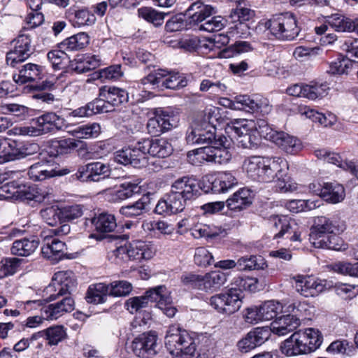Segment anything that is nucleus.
<instances>
[{
    "label": "nucleus",
    "instance_id": "obj_32",
    "mask_svg": "<svg viewBox=\"0 0 358 358\" xmlns=\"http://www.w3.org/2000/svg\"><path fill=\"white\" fill-rule=\"evenodd\" d=\"M38 245L39 241L34 236L15 240L10 248V252L13 255L27 257L35 252Z\"/></svg>",
    "mask_w": 358,
    "mask_h": 358
},
{
    "label": "nucleus",
    "instance_id": "obj_57",
    "mask_svg": "<svg viewBox=\"0 0 358 358\" xmlns=\"http://www.w3.org/2000/svg\"><path fill=\"white\" fill-rule=\"evenodd\" d=\"M100 132V125L94 122L78 127L73 131V135L78 138H90L97 137Z\"/></svg>",
    "mask_w": 358,
    "mask_h": 358
},
{
    "label": "nucleus",
    "instance_id": "obj_1",
    "mask_svg": "<svg viewBox=\"0 0 358 358\" xmlns=\"http://www.w3.org/2000/svg\"><path fill=\"white\" fill-rule=\"evenodd\" d=\"M172 151L171 145L164 138H145L116 152L115 159L121 164L141 168L148 164V154L165 158Z\"/></svg>",
    "mask_w": 358,
    "mask_h": 358
},
{
    "label": "nucleus",
    "instance_id": "obj_27",
    "mask_svg": "<svg viewBox=\"0 0 358 358\" xmlns=\"http://www.w3.org/2000/svg\"><path fill=\"white\" fill-rule=\"evenodd\" d=\"M214 8L206 5L200 1L192 3L185 11V15L189 19V22L199 26L210 17Z\"/></svg>",
    "mask_w": 358,
    "mask_h": 358
},
{
    "label": "nucleus",
    "instance_id": "obj_46",
    "mask_svg": "<svg viewBox=\"0 0 358 358\" xmlns=\"http://www.w3.org/2000/svg\"><path fill=\"white\" fill-rule=\"evenodd\" d=\"M150 201L148 196L143 195L136 202L122 206L120 208V213L127 217H135L142 215L148 205Z\"/></svg>",
    "mask_w": 358,
    "mask_h": 358
},
{
    "label": "nucleus",
    "instance_id": "obj_21",
    "mask_svg": "<svg viewBox=\"0 0 358 358\" xmlns=\"http://www.w3.org/2000/svg\"><path fill=\"white\" fill-rule=\"evenodd\" d=\"M74 289L75 287L69 293L62 296L63 298L61 300L54 303L48 304V306L41 309L43 317L47 320H57L64 314L74 310V300L69 296Z\"/></svg>",
    "mask_w": 358,
    "mask_h": 358
},
{
    "label": "nucleus",
    "instance_id": "obj_12",
    "mask_svg": "<svg viewBox=\"0 0 358 358\" xmlns=\"http://www.w3.org/2000/svg\"><path fill=\"white\" fill-rule=\"evenodd\" d=\"M345 229L344 222L338 218L317 216L314 218L313 224L310 229L309 240L313 245L314 241H318L331 233H341Z\"/></svg>",
    "mask_w": 358,
    "mask_h": 358
},
{
    "label": "nucleus",
    "instance_id": "obj_18",
    "mask_svg": "<svg viewBox=\"0 0 358 358\" xmlns=\"http://www.w3.org/2000/svg\"><path fill=\"white\" fill-rule=\"evenodd\" d=\"M329 89L325 83H311L309 85L294 84L287 89L290 96L304 97L311 100L320 99L327 94Z\"/></svg>",
    "mask_w": 358,
    "mask_h": 358
},
{
    "label": "nucleus",
    "instance_id": "obj_20",
    "mask_svg": "<svg viewBox=\"0 0 358 358\" xmlns=\"http://www.w3.org/2000/svg\"><path fill=\"white\" fill-rule=\"evenodd\" d=\"M155 116L148 120L146 129L148 134L154 136H159L173 128L171 115L162 108H155Z\"/></svg>",
    "mask_w": 358,
    "mask_h": 358
},
{
    "label": "nucleus",
    "instance_id": "obj_3",
    "mask_svg": "<svg viewBox=\"0 0 358 358\" xmlns=\"http://www.w3.org/2000/svg\"><path fill=\"white\" fill-rule=\"evenodd\" d=\"M76 286L74 275L71 271H61L55 273L50 285L45 288V292L50 294L46 299L29 300L24 302V308L27 310L41 309L48 303L58 299L60 296L69 293Z\"/></svg>",
    "mask_w": 358,
    "mask_h": 358
},
{
    "label": "nucleus",
    "instance_id": "obj_40",
    "mask_svg": "<svg viewBox=\"0 0 358 358\" xmlns=\"http://www.w3.org/2000/svg\"><path fill=\"white\" fill-rule=\"evenodd\" d=\"M89 42V36L85 32H80L65 39L58 47L65 50H79L87 46Z\"/></svg>",
    "mask_w": 358,
    "mask_h": 358
},
{
    "label": "nucleus",
    "instance_id": "obj_4",
    "mask_svg": "<svg viewBox=\"0 0 358 358\" xmlns=\"http://www.w3.org/2000/svg\"><path fill=\"white\" fill-rule=\"evenodd\" d=\"M199 195L198 181L193 177L183 176L176 180L171 190L164 196L173 213L181 212L187 201L195 199Z\"/></svg>",
    "mask_w": 358,
    "mask_h": 358
},
{
    "label": "nucleus",
    "instance_id": "obj_62",
    "mask_svg": "<svg viewBox=\"0 0 358 358\" xmlns=\"http://www.w3.org/2000/svg\"><path fill=\"white\" fill-rule=\"evenodd\" d=\"M183 286L190 289L203 290V275L193 273H184L180 277Z\"/></svg>",
    "mask_w": 358,
    "mask_h": 358
},
{
    "label": "nucleus",
    "instance_id": "obj_41",
    "mask_svg": "<svg viewBox=\"0 0 358 358\" xmlns=\"http://www.w3.org/2000/svg\"><path fill=\"white\" fill-rule=\"evenodd\" d=\"M337 233H331L326 237L314 241L313 245L316 248L329 249L332 250H344L346 249V244L343 240L338 236Z\"/></svg>",
    "mask_w": 358,
    "mask_h": 358
},
{
    "label": "nucleus",
    "instance_id": "obj_61",
    "mask_svg": "<svg viewBox=\"0 0 358 358\" xmlns=\"http://www.w3.org/2000/svg\"><path fill=\"white\" fill-rule=\"evenodd\" d=\"M343 52H345V58H348L351 62L358 63V40L348 38L341 46Z\"/></svg>",
    "mask_w": 358,
    "mask_h": 358
},
{
    "label": "nucleus",
    "instance_id": "obj_10",
    "mask_svg": "<svg viewBox=\"0 0 358 358\" xmlns=\"http://www.w3.org/2000/svg\"><path fill=\"white\" fill-rule=\"evenodd\" d=\"M208 113V122L205 119L200 123H194L188 129L186 134V141L189 145L206 144L210 145L217 141L218 136L213 120L210 117Z\"/></svg>",
    "mask_w": 358,
    "mask_h": 358
},
{
    "label": "nucleus",
    "instance_id": "obj_24",
    "mask_svg": "<svg viewBox=\"0 0 358 358\" xmlns=\"http://www.w3.org/2000/svg\"><path fill=\"white\" fill-rule=\"evenodd\" d=\"M85 226L86 228L94 227L96 231L101 233H108L116 228L117 222L113 215L101 213L92 218H86Z\"/></svg>",
    "mask_w": 358,
    "mask_h": 358
},
{
    "label": "nucleus",
    "instance_id": "obj_43",
    "mask_svg": "<svg viewBox=\"0 0 358 358\" xmlns=\"http://www.w3.org/2000/svg\"><path fill=\"white\" fill-rule=\"evenodd\" d=\"M70 67L79 73H83L95 69L100 65V59L98 56L93 55L86 58H77L71 61Z\"/></svg>",
    "mask_w": 358,
    "mask_h": 358
},
{
    "label": "nucleus",
    "instance_id": "obj_50",
    "mask_svg": "<svg viewBox=\"0 0 358 358\" xmlns=\"http://www.w3.org/2000/svg\"><path fill=\"white\" fill-rule=\"evenodd\" d=\"M65 51L64 49L59 48L48 53V59L55 69H64L69 66L71 60Z\"/></svg>",
    "mask_w": 358,
    "mask_h": 358
},
{
    "label": "nucleus",
    "instance_id": "obj_9",
    "mask_svg": "<svg viewBox=\"0 0 358 358\" xmlns=\"http://www.w3.org/2000/svg\"><path fill=\"white\" fill-rule=\"evenodd\" d=\"M220 103L224 107L234 110H244L252 113H268L271 108L266 98L258 95L253 96L239 95L236 96L234 101L227 98H222L220 99Z\"/></svg>",
    "mask_w": 358,
    "mask_h": 358
},
{
    "label": "nucleus",
    "instance_id": "obj_63",
    "mask_svg": "<svg viewBox=\"0 0 358 358\" xmlns=\"http://www.w3.org/2000/svg\"><path fill=\"white\" fill-rule=\"evenodd\" d=\"M352 62L344 57H340L329 64L328 73L331 74L348 73V69L352 66Z\"/></svg>",
    "mask_w": 358,
    "mask_h": 358
},
{
    "label": "nucleus",
    "instance_id": "obj_7",
    "mask_svg": "<svg viewBox=\"0 0 358 358\" xmlns=\"http://www.w3.org/2000/svg\"><path fill=\"white\" fill-rule=\"evenodd\" d=\"M231 145V139L220 134L214 144L199 148L192 152L200 163L208 162L222 164L227 163L231 158L232 155L229 150Z\"/></svg>",
    "mask_w": 358,
    "mask_h": 358
},
{
    "label": "nucleus",
    "instance_id": "obj_45",
    "mask_svg": "<svg viewBox=\"0 0 358 358\" xmlns=\"http://www.w3.org/2000/svg\"><path fill=\"white\" fill-rule=\"evenodd\" d=\"M267 264L262 256H243L238 259V271L264 269Z\"/></svg>",
    "mask_w": 358,
    "mask_h": 358
},
{
    "label": "nucleus",
    "instance_id": "obj_51",
    "mask_svg": "<svg viewBox=\"0 0 358 358\" xmlns=\"http://www.w3.org/2000/svg\"><path fill=\"white\" fill-rule=\"evenodd\" d=\"M140 187L138 184L132 182H125L113 190L112 195L114 201H122L131 197L135 193L138 192Z\"/></svg>",
    "mask_w": 358,
    "mask_h": 358
},
{
    "label": "nucleus",
    "instance_id": "obj_30",
    "mask_svg": "<svg viewBox=\"0 0 358 358\" xmlns=\"http://www.w3.org/2000/svg\"><path fill=\"white\" fill-rule=\"evenodd\" d=\"M43 71L41 66L27 63L22 66L17 74L13 75V78L15 83L24 84L41 79Z\"/></svg>",
    "mask_w": 358,
    "mask_h": 358
},
{
    "label": "nucleus",
    "instance_id": "obj_8",
    "mask_svg": "<svg viewBox=\"0 0 358 358\" xmlns=\"http://www.w3.org/2000/svg\"><path fill=\"white\" fill-rule=\"evenodd\" d=\"M265 27L277 38L285 41L294 40L301 31L296 17L291 13L273 17L266 22Z\"/></svg>",
    "mask_w": 358,
    "mask_h": 358
},
{
    "label": "nucleus",
    "instance_id": "obj_60",
    "mask_svg": "<svg viewBox=\"0 0 358 358\" xmlns=\"http://www.w3.org/2000/svg\"><path fill=\"white\" fill-rule=\"evenodd\" d=\"M170 71L166 69H157L150 72L143 80V84L150 83L152 85L163 87V81L168 77Z\"/></svg>",
    "mask_w": 358,
    "mask_h": 358
},
{
    "label": "nucleus",
    "instance_id": "obj_6",
    "mask_svg": "<svg viewBox=\"0 0 358 358\" xmlns=\"http://www.w3.org/2000/svg\"><path fill=\"white\" fill-rule=\"evenodd\" d=\"M165 346L171 355L181 358H189L196 351L193 338L185 330L176 326L169 328L165 336Z\"/></svg>",
    "mask_w": 358,
    "mask_h": 358
},
{
    "label": "nucleus",
    "instance_id": "obj_23",
    "mask_svg": "<svg viewBox=\"0 0 358 358\" xmlns=\"http://www.w3.org/2000/svg\"><path fill=\"white\" fill-rule=\"evenodd\" d=\"M296 281V289L305 297L319 295L326 288L325 281L310 276H299Z\"/></svg>",
    "mask_w": 358,
    "mask_h": 358
},
{
    "label": "nucleus",
    "instance_id": "obj_52",
    "mask_svg": "<svg viewBox=\"0 0 358 358\" xmlns=\"http://www.w3.org/2000/svg\"><path fill=\"white\" fill-rule=\"evenodd\" d=\"M188 81V79L184 74L170 71L168 77L163 81V87L178 90L186 87Z\"/></svg>",
    "mask_w": 358,
    "mask_h": 358
},
{
    "label": "nucleus",
    "instance_id": "obj_48",
    "mask_svg": "<svg viewBox=\"0 0 358 358\" xmlns=\"http://www.w3.org/2000/svg\"><path fill=\"white\" fill-rule=\"evenodd\" d=\"M327 23L335 31L352 32V20L340 14H333L327 19Z\"/></svg>",
    "mask_w": 358,
    "mask_h": 358
},
{
    "label": "nucleus",
    "instance_id": "obj_16",
    "mask_svg": "<svg viewBox=\"0 0 358 358\" xmlns=\"http://www.w3.org/2000/svg\"><path fill=\"white\" fill-rule=\"evenodd\" d=\"M155 332H145L136 337L131 344L134 353L141 358H151L157 354L159 345Z\"/></svg>",
    "mask_w": 358,
    "mask_h": 358
},
{
    "label": "nucleus",
    "instance_id": "obj_17",
    "mask_svg": "<svg viewBox=\"0 0 358 358\" xmlns=\"http://www.w3.org/2000/svg\"><path fill=\"white\" fill-rule=\"evenodd\" d=\"M281 352L286 356L310 353L307 329L296 331L285 340L281 346Z\"/></svg>",
    "mask_w": 358,
    "mask_h": 358
},
{
    "label": "nucleus",
    "instance_id": "obj_47",
    "mask_svg": "<svg viewBox=\"0 0 358 358\" xmlns=\"http://www.w3.org/2000/svg\"><path fill=\"white\" fill-rule=\"evenodd\" d=\"M227 280L224 273L217 271L208 273L203 275V291L208 292L212 289L219 288Z\"/></svg>",
    "mask_w": 358,
    "mask_h": 358
},
{
    "label": "nucleus",
    "instance_id": "obj_38",
    "mask_svg": "<svg viewBox=\"0 0 358 358\" xmlns=\"http://www.w3.org/2000/svg\"><path fill=\"white\" fill-rule=\"evenodd\" d=\"M108 295H110V285L96 283L89 287L85 299L88 303L99 304L104 303Z\"/></svg>",
    "mask_w": 358,
    "mask_h": 358
},
{
    "label": "nucleus",
    "instance_id": "obj_49",
    "mask_svg": "<svg viewBox=\"0 0 358 358\" xmlns=\"http://www.w3.org/2000/svg\"><path fill=\"white\" fill-rule=\"evenodd\" d=\"M20 186L14 180L6 182V178L0 176V198L18 200Z\"/></svg>",
    "mask_w": 358,
    "mask_h": 358
},
{
    "label": "nucleus",
    "instance_id": "obj_33",
    "mask_svg": "<svg viewBox=\"0 0 358 358\" xmlns=\"http://www.w3.org/2000/svg\"><path fill=\"white\" fill-rule=\"evenodd\" d=\"M299 324L300 322L288 313L275 318L271 324V332L273 331L278 336H284L296 329Z\"/></svg>",
    "mask_w": 358,
    "mask_h": 358
},
{
    "label": "nucleus",
    "instance_id": "obj_31",
    "mask_svg": "<svg viewBox=\"0 0 358 358\" xmlns=\"http://www.w3.org/2000/svg\"><path fill=\"white\" fill-rule=\"evenodd\" d=\"M320 196L331 203L342 201L345 196L343 186L337 182H325L320 189Z\"/></svg>",
    "mask_w": 358,
    "mask_h": 358
},
{
    "label": "nucleus",
    "instance_id": "obj_55",
    "mask_svg": "<svg viewBox=\"0 0 358 358\" xmlns=\"http://www.w3.org/2000/svg\"><path fill=\"white\" fill-rule=\"evenodd\" d=\"M262 317L264 320H270L277 317V315L282 311V304L273 300L264 302L259 306Z\"/></svg>",
    "mask_w": 358,
    "mask_h": 358
},
{
    "label": "nucleus",
    "instance_id": "obj_26",
    "mask_svg": "<svg viewBox=\"0 0 358 358\" xmlns=\"http://www.w3.org/2000/svg\"><path fill=\"white\" fill-rule=\"evenodd\" d=\"M66 250V245L64 242L57 238L48 239L46 243L42 247L41 252L44 257L57 262L64 257L70 259Z\"/></svg>",
    "mask_w": 358,
    "mask_h": 358
},
{
    "label": "nucleus",
    "instance_id": "obj_58",
    "mask_svg": "<svg viewBox=\"0 0 358 358\" xmlns=\"http://www.w3.org/2000/svg\"><path fill=\"white\" fill-rule=\"evenodd\" d=\"M226 24V20L221 16H212L205 20L199 26V29L208 31L214 32L222 30Z\"/></svg>",
    "mask_w": 358,
    "mask_h": 358
},
{
    "label": "nucleus",
    "instance_id": "obj_13",
    "mask_svg": "<svg viewBox=\"0 0 358 358\" xmlns=\"http://www.w3.org/2000/svg\"><path fill=\"white\" fill-rule=\"evenodd\" d=\"M38 148L37 144H27L14 140L2 139L0 146V164L24 158L32 155Z\"/></svg>",
    "mask_w": 358,
    "mask_h": 358
},
{
    "label": "nucleus",
    "instance_id": "obj_14",
    "mask_svg": "<svg viewBox=\"0 0 358 358\" xmlns=\"http://www.w3.org/2000/svg\"><path fill=\"white\" fill-rule=\"evenodd\" d=\"M112 170L108 164L94 162L79 166L75 177L83 182H99L108 178Z\"/></svg>",
    "mask_w": 358,
    "mask_h": 358
},
{
    "label": "nucleus",
    "instance_id": "obj_53",
    "mask_svg": "<svg viewBox=\"0 0 358 358\" xmlns=\"http://www.w3.org/2000/svg\"><path fill=\"white\" fill-rule=\"evenodd\" d=\"M320 206L319 201L294 199L288 201L286 204L287 208L297 213L302 211L311 210Z\"/></svg>",
    "mask_w": 358,
    "mask_h": 358
},
{
    "label": "nucleus",
    "instance_id": "obj_28",
    "mask_svg": "<svg viewBox=\"0 0 358 358\" xmlns=\"http://www.w3.org/2000/svg\"><path fill=\"white\" fill-rule=\"evenodd\" d=\"M100 96L106 99L110 108L120 106L129 101L128 92L116 87L103 86L100 88Z\"/></svg>",
    "mask_w": 358,
    "mask_h": 358
},
{
    "label": "nucleus",
    "instance_id": "obj_56",
    "mask_svg": "<svg viewBox=\"0 0 358 358\" xmlns=\"http://www.w3.org/2000/svg\"><path fill=\"white\" fill-rule=\"evenodd\" d=\"M138 15L146 21L152 23L155 26L158 27L164 23L165 15L152 8L144 7L138 9Z\"/></svg>",
    "mask_w": 358,
    "mask_h": 358
},
{
    "label": "nucleus",
    "instance_id": "obj_19",
    "mask_svg": "<svg viewBox=\"0 0 358 358\" xmlns=\"http://www.w3.org/2000/svg\"><path fill=\"white\" fill-rule=\"evenodd\" d=\"M270 336L271 329L268 327H257L241 339L237 343V347L241 352H248L263 344Z\"/></svg>",
    "mask_w": 358,
    "mask_h": 358
},
{
    "label": "nucleus",
    "instance_id": "obj_2",
    "mask_svg": "<svg viewBox=\"0 0 358 358\" xmlns=\"http://www.w3.org/2000/svg\"><path fill=\"white\" fill-rule=\"evenodd\" d=\"M243 168L248 177L262 182H269L277 178L282 180L288 169L287 162L281 157L264 158L251 157L244 161Z\"/></svg>",
    "mask_w": 358,
    "mask_h": 358
},
{
    "label": "nucleus",
    "instance_id": "obj_37",
    "mask_svg": "<svg viewBox=\"0 0 358 358\" xmlns=\"http://www.w3.org/2000/svg\"><path fill=\"white\" fill-rule=\"evenodd\" d=\"M252 192L247 188H243L235 192L227 201V206L231 210H241L252 203Z\"/></svg>",
    "mask_w": 358,
    "mask_h": 358
},
{
    "label": "nucleus",
    "instance_id": "obj_59",
    "mask_svg": "<svg viewBox=\"0 0 358 358\" xmlns=\"http://www.w3.org/2000/svg\"><path fill=\"white\" fill-rule=\"evenodd\" d=\"M66 337L63 326H52L46 329V340L50 345H56Z\"/></svg>",
    "mask_w": 358,
    "mask_h": 358
},
{
    "label": "nucleus",
    "instance_id": "obj_44",
    "mask_svg": "<svg viewBox=\"0 0 358 358\" xmlns=\"http://www.w3.org/2000/svg\"><path fill=\"white\" fill-rule=\"evenodd\" d=\"M273 143L288 153L296 152L301 148L299 139L283 131L278 133Z\"/></svg>",
    "mask_w": 358,
    "mask_h": 358
},
{
    "label": "nucleus",
    "instance_id": "obj_36",
    "mask_svg": "<svg viewBox=\"0 0 358 358\" xmlns=\"http://www.w3.org/2000/svg\"><path fill=\"white\" fill-rule=\"evenodd\" d=\"M157 296L155 302L156 306L169 317L176 315L177 309L172 305V298L166 287L164 285L157 287Z\"/></svg>",
    "mask_w": 358,
    "mask_h": 358
},
{
    "label": "nucleus",
    "instance_id": "obj_11",
    "mask_svg": "<svg viewBox=\"0 0 358 358\" xmlns=\"http://www.w3.org/2000/svg\"><path fill=\"white\" fill-rule=\"evenodd\" d=\"M242 294L241 289L231 288L224 292L211 296L209 303L218 313L231 315L238 311L241 307Z\"/></svg>",
    "mask_w": 358,
    "mask_h": 358
},
{
    "label": "nucleus",
    "instance_id": "obj_5",
    "mask_svg": "<svg viewBox=\"0 0 358 358\" xmlns=\"http://www.w3.org/2000/svg\"><path fill=\"white\" fill-rule=\"evenodd\" d=\"M225 131L229 139L235 140L243 148L255 149L260 143L257 135L256 123L252 120L234 119L227 124Z\"/></svg>",
    "mask_w": 358,
    "mask_h": 358
},
{
    "label": "nucleus",
    "instance_id": "obj_35",
    "mask_svg": "<svg viewBox=\"0 0 358 358\" xmlns=\"http://www.w3.org/2000/svg\"><path fill=\"white\" fill-rule=\"evenodd\" d=\"M157 296V290L156 287L146 291L144 296L129 299L125 302V306L131 313H134V312H137L140 309L146 307L149 301L155 302Z\"/></svg>",
    "mask_w": 358,
    "mask_h": 358
},
{
    "label": "nucleus",
    "instance_id": "obj_34",
    "mask_svg": "<svg viewBox=\"0 0 358 358\" xmlns=\"http://www.w3.org/2000/svg\"><path fill=\"white\" fill-rule=\"evenodd\" d=\"M51 194L36 186H26L21 185L20 187L18 200L29 202L34 201L36 202H43L45 199H50Z\"/></svg>",
    "mask_w": 358,
    "mask_h": 358
},
{
    "label": "nucleus",
    "instance_id": "obj_39",
    "mask_svg": "<svg viewBox=\"0 0 358 358\" xmlns=\"http://www.w3.org/2000/svg\"><path fill=\"white\" fill-rule=\"evenodd\" d=\"M80 143L73 138H64L52 141L48 147L49 153L51 156H58L71 153Z\"/></svg>",
    "mask_w": 358,
    "mask_h": 358
},
{
    "label": "nucleus",
    "instance_id": "obj_29",
    "mask_svg": "<svg viewBox=\"0 0 358 358\" xmlns=\"http://www.w3.org/2000/svg\"><path fill=\"white\" fill-rule=\"evenodd\" d=\"M129 260H148L153 257L155 250L152 245L144 241L136 240L128 243Z\"/></svg>",
    "mask_w": 358,
    "mask_h": 358
},
{
    "label": "nucleus",
    "instance_id": "obj_22",
    "mask_svg": "<svg viewBox=\"0 0 358 358\" xmlns=\"http://www.w3.org/2000/svg\"><path fill=\"white\" fill-rule=\"evenodd\" d=\"M271 223L276 230L279 229V231L274 236L275 238L287 235V238L292 241H301V234L296 231L297 224L294 220H290L286 216H276L272 218Z\"/></svg>",
    "mask_w": 358,
    "mask_h": 358
},
{
    "label": "nucleus",
    "instance_id": "obj_15",
    "mask_svg": "<svg viewBox=\"0 0 358 358\" xmlns=\"http://www.w3.org/2000/svg\"><path fill=\"white\" fill-rule=\"evenodd\" d=\"M13 42L15 43L14 47L6 55V63L15 67L17 63L28 59L35 49L31 45V40L28 34H20Z\"/></svg>",
    "mask_w": 358,
    "mask_h": 358
},
{
    "label": "nucleus",
    "instance_id": "obj_42",
    "mask_svg": "<svg viewBox=\"0 0 358 358\" xmlns=\"http://www.w3.org/2000/svg\"><path fill=\"white\" fill-rule=\"evenodd\" d=\"M237 183L236 178L229 172H223L213 180V193H224Z\"/></svg>",
    "mask_w": 358,
    "mask_h": 358
},
{
    "label": "nucleus",
    "instance_id": "obj_54",
    "mask_svg": "<svg viewBox=\"0 0 358 358\" xmlns=\"http://www.w3.org/2000/svg\"><path fill=\"white\" fill-rule=\"evenodd\" d=\"M40 215L48 225L55 226L59 222L62 223L61 210L57 206H52L41 210Z\"/></svg>",
    "mask_w": 358,
    "mask_h": 358
},
{
    "label": "nucleus",
    "instance_id": "obj_64",
    "mask_svg": "<svg viewBox=\"0 0 358 358\" xmlns=\"http://www.w3.org/2000/svg\"><path fill=\"white\" fill-rule=\"evenodd\" d=\"M255 123L259 138L262 136L273 143L280 131L273 129L264 120H259Z\"/></svg>",
    "mask_w": 358,
    "mask_h": 358
},
{
    "label": "nucleus",
    "instance_id": "obj_25",
    "mask_svg": "<svg viewBox=\"0 0 358 358\" xmlns=\"http://www.w3.org/2000/svg\"><path fill=\"white\" fill-rule=\"evenodd\" d=\"M36 124L39 127L42 135L48 133H55L62 129L65 124V120L55 113H45L38 117Z\"/></svg>",
    "mask_w": 358,
    "mask_h": 358
}]
</instances>
